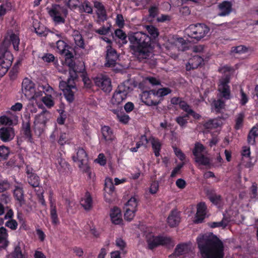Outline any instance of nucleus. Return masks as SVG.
<instances>
[{"instance_id": "nucleus-64", "label": "nucleus", "mask_w": 258, "mask_h": 258, "mask_svg": "<svg viewBox=\"0 0 258 258\" xmlns=\"http://www.w3.org/2000/svg\"><path fill=\"white\" fill-rule=\"evenodd\" d=\"M96 160L97 163L101 166H104L106 164V159L105 156L102 153L99 154Z\"/></svg>"}, {"instance_id": "nucleus-29", "label": "nucleus", "mask_w": 258, "mask_h": 258, "mask_svg": "<svg viewBox=\"0 0 258 258\" xmlns=\"http://www.w3.org/2000/svg\"><path fill=\"white\" fill-rule=\"evenodd\" d=\"M152 148L155 156L156 157L160 155V152L162 148V144L160 140L154 137H151L150 139Z\"/></svg>"}, {"instance_id": "nucleus-40", "label": "nucleus", "mask_w": 258, "mask_h": 258, "mask_svg": "<svg viewBox=\"0 0 258 258\" xmlns=\"http://www.w3.org/2000/svg\"><path fill=\"white\" fill-rule=\"evenodd\" d=\"M188 251V245L186 244L182 243L178 244L175 249V253L178 255H181Z\"/></svg>"}, {"instance_id": "nucleus-45", "label": "nucleus", "mask_w": 258, "mask_h": 258, "mask_svg": "<svg viewBox=\"0 0 258 258\" xmlns=\"http://www.w3.org/2000/svg\"><path fill=\"white\" fill-rule=\"evenodd\" d=\"M115 244L120 250L122 251L123 254H125L127 251L125 250L126 246V242L121 238H117L115 240Z\"/></svg>"}, {"instance_id": "nucleus-46", "label": "nucleus", "mask_w": 258, "mask_h": 258, "mask_svg": "<svg viewBox=\"0 0 258 258\" xmlns=\"http://www.w3.org/2000/svg\"><path fill=\"white\" fill-rule=\"evenodd\" d=\"M42 101L45 105V106L50 108L54 106V102L52 99L51 95H45L42 98Z\"/></svg>"}, {"instance_id": "nucleus-25", "label": "nucleus", "mask_w": 258, "mask_h": 258, "mask_svg": "<svg viewBox=\"0 0 258 258\" xmlns=\"http://www.w3.org/2000/svg\"><path fill=\"white\" fill-rule=\"evenodd\" d=\"M80 204L86 211H90L93 207V199L91 194L86 191L84 197L82 198Z\"/></svg>"}, {"instance_id": "nucleus-8", "label": "nucleus", "mask_w": 258, "mask_h": 258, "mask_svg": "<svg viewBox=\"0 0 258 258\" xmlns=\"http://www.w3.org/2000/svg\"><path fill=\"white\" fill-rule=\"evenodd\" d=\"M146 241L148 248L152 250L159 245H169L171 240L169 237L149 234L146 236Z\"/></svg>"}, {"instance_id": "nucleus-19", "label": "nucleus", "mask_w": 258, "mask_h": 258, "mask_svg": "<svg viewBox=\"0 0 258 258\" xmlns=\"http://www.w3.org/2000/svg\"><path fill=\"white\" fill-rule=\"evenodd\" d=\"M51 194L49 196V201L50 204V214L52 223L56 225L59 223V219L56 211V206L55 200L52 199Z\"/></svg>"}, {"instance_id": "nucleus-58", "label": "nucleus", "mask_w": 258, "mask_h": 258, "mask_svg": "<svg viewBox=\"0 0 258 258\" xmlns=\"http://www.w3.org/2000/svg\"><path fill=\"white\" fill-rule=\"evenodd\" d=\"M159 189V183L157 181H153L150 185L149 191L151 194H155L157 193Z\"/></svg>"}, {"instance_id": "nucleus-39", "label": "nucleus", "mask_w": 258, "mask_h": 258, "mask_svg": "<svg viewBox=\"0 0 258 258\" xmlns=\"http://www.w3.org/2000/svg\"><path fill=\"white\" fill-rule=\"evenodd\" d=\"M146 29L148 33L150 34V37H151V41L152 39H155L159 36V33L158 29L153 25L147 26Z\"/></svg>"}, {"instance_id": "nucleus-51", "label": "nucleus", "mask_w": 258, "mask_h": 258, "mask_svg": "<svg viewBox=\"0 0 258 258\" xmlns=\"http://www.w3.org/2000/svg\"><path fill=\"white\" fill-rule=\"evenodd\" d=\"M115 24L119 28H122L124 26V20L122 14H118L117 15L115 19Z\"/></svg>"}, {"instance_id": "nucleus-9", "label": "nucleus", "mask_w": 258, "mask_h": 258, "mask_svg": "<svg viewBox=\"0 0 258 258\" xmlns=\"http://www.w3.org/2000/svg\"><path fill=\"white\" fill-rule=\"evenodd\" d=\"M141 98L143 102L149 106H157L162 101V99L158 98L155 89L144 91Z\"/></svg>"}, {"instance_id": "nucleus-1", "label": "nucleus", "mask_w": 258, "mask_h": 258, "mask_svg": "<svg viewBox=\"0 0 258 258\" xmlns=\"http://www.w3.org/2000/svg\"><path fill=\"white\" fill-rule=\"evenodd\" d=\"M55 45L56 51L64 56V63L69 67V77L67 81H60L59 88L62 91L66 100L69 103H71L74 101L75 93L77 91L75 81L78 78L75 62L73 59L74 55L69 50L70 47L64 40H58L55 43Z\"/></svg>"}, {"instance_id": "nucleus-54", "label": "nucleus", "mask_w": 258, "mask_h": 258, "mask_svg": "<svg viewBox=\"0 0 258 258\" xmlns=\"http://www.w3.org/2000/svg\"><path fill=\"white\" fill-rule=\"evenodd\" d=\"M12 255L14 258H24L21 248L19 245H17L15 247Z\"/></svg>"}, {"instance_id": "nucleus-13", "label": "nucleus", "mask_w": 258, "mask_h": 258, "mask_svg": "<svg viewBox=\"0 0 258 258\" xmlns=\"http://www.w3.org/2000/svg\"><path fill=\"white\" fill-rule=\"evenodd\" d=\"M101 132L102 134L101 141L106 145H110L116 139L113 130L109 126H102L101 128Z\"/></svg>"}, {"instance_id": "nucleus-10", "label": "nucleus", "mask_w": 258, "mask_h": 258, "mask_svg": "<svg viewBox=\"0 0 258 258\" xmlns=\"http://www.w3.org/2000/svg\"><path fill=\"white\" fill-rule=\"evenodd\" d=\"M104 199L106 202L111 203L114 198L116 192L113 180L110 177H106L104 181Z\"/></svg>"}, {"instance_id": "nucleus-57", "label": "nucleus", "mask_w": 258, "mask_h": 258, "mask_svg": "<svg viewBox=\"0 0 258 258\" xmlns=\"http://www.w3.org/2000/svg\"><path fill=\"white\" fill-rule=\"evenodd\" d=\"M42 58L44 61L48 63L54 62L55 59L54 55L51 53L44 54Z\"/></svg>"}, {"instance_id": "nucleus-44", "label": "nucleus", "mask_w": 258, "mask_h": 258, "mask_svg": "<svg viewBox=\"0 0 258 258\" xmlns=\"http://www.w3.org/2000/svg\"><path fill=\"white\" fill-rule=\"evenodd\" d=\"M158 97L163 100V97L171 92V90L169 88H162L156 90Z\"/></svg>"}, {"instance_id": "nucleus-20", "label": "nucleus", "mask_w": 258, "mask_h": 258, "mask_svg": "<svg viewBox=\"0 0 258 258\" xmlns=\"http://www.w3.org/2000/svg\"><path fill=\"white\" fill-rule=\"evenodd\" d=\"M204 61V59L198 55L193 56L190 58L186 65V71H190L197 69L201 66Z\"/></svg>"}, {"instance_id": "nucleus-21", "label": "nucleus", "mask_w": 258, "mask_h": 258, "mask_svg": "<svg viewBox=\"0 0 258 258\" xmlns=\"http://www.w3.org/2000/svg\"><path fill=\"white\" fill-rule=\"evenodd\" d=\"M180 221V213L176 209L171 211L167 218V222L171 227L177 226Z\"/></svg>"}, {"instance_id": "nucleus-53", "label": "nucleus", "mask_w": 258, "mask_h": 258, "mask_svg": "<svg viewBox=\"0 0 258 258\" xmlns=\"http://www.w3.org/2000/svg\"><path fill=\"white\" fill-rule=\"evenodd\" d=\"M0 123L2 124L8 125V126H11L13 124V120L9 117L3 115L0 117Z\"/></svg>"}, {"instance_id": "nucleus-48", "label": "nucleus", "mask_w": 258, "mask_h": 258, "mask_svg": "<svg viewBox=\"0 0 258 258\" xmlns=\"http://www.w3.org/2000/svg\"><path fill=\"white\" fill-rule=\"evenodd\" d=\"M215 107V110L216 113H219L221 112V110L224 108L225 102L223 100L221 99H219L216 101H215L213 103Z\"/></svg>"}, {"instance_id": "nucleus-55", "label": "nucleus", "mask_w": 258, "mask_h": 258, "mask_svg": "<svg viewBox=\"0 0 258 258\" xmlns=\"http://www.w3.org/2000/svg\"><path fill=\"white\" fill-rule=\"evenodd\" d=\"M5 225L6 226L10 228L11 229L15 230H16L17 228L18 223L15 220L12 219H10L9 220L7 221L5 224Z\"/></svg>"}, {"instance_id": "nucleus-35", "label": "nucleus", "mask_w": 258, "mask_h": 258, "mask_svg": "<svg viewBox=\"0 0 258 258\" xmlns=\"http://www.w3.org/2000/svg\"><path fill=\"white\" fill-rule=\"evenodd\" d=\"M94 7L97 9L99 14V17H101L102 18H104V20H106L107 15L106 13V10L105 9V7L102 4V3L98 1H94Z\"/></svg>"}, {"instance_id": "nucleus-31", "label": "nucleus", "mask_w": 258, "mask_h": 258, "mask_svg": "<svg viewBox=\"0 0 258 258\" xmlns=\"http://www.w3.org/2000/svg\"><path fill=\"white\" fill-rule=\"evenodd\" d=\"M258 137V123L253 126L249 131L247 136V142L250 145L255 144V138Z\"/></svg>"}, {"instance_id": "nucleus-4", "label": "nucleus", "mask_w": 258, "mask_h": 258, "mask_svg": "<svg viewBox=\"0 0 258 258\" xmlns=\"http://www.w3.org/2000/svg\"><path fill=\"white\" fill-rule=\"evenodd\" d=\"M79 0H69L66 3V6L59 4H52L50 8H46L48 13L56 25L64 24L66 18L68 15V10H76L79 8Z\"/></svg>"}, {"instance_id": "nucleus-12", "label": "nucleus", "mask_w": 258, "mask_h": 258, "mask_svg": "<svg viewBox=\"0 0 258 258\" xmlns=\"http://www.w3.org/2000/svg\"><path fill=\"white\" fill-rule=\"evenodd\" d=\"M95 85L105 92H110L112 89L110 79L106 75H98L94 79Z\"/></svg>"}, {"instance_id": "nucleus-7", "label": "nucleus", "mask_w": 258, "mask_h": 258, "mask_svg": "<svg viewBox=\"0 0 258 258\" xmlns=\"http://www.w3.org/2000/svg\"><path fill=\"white\" fill-rule=\"evenodd\" d=\"M130 87L124 83L119 85L113 93L111 102L113 105H118L126 98L129 92Z\"/></svg>"}, {"instance_id": "nucleus-5", "label": "nucleus", "mask_w": 258, "mask_h": 258, "mask_svg": "<svg viewBox=\"0 0 258 258\" xmlns=\"http://www.w3.org/2000/svg\"><path fill=\"white\" fill-rule=\"evenodd\" d=\"M13 55L4 43L0 45V77H3L12 64Z\"/></svg>"}, {"instance_id": "nucleus-2", "label": "nucleus", "mask_w": 258, "mask_h": 258, "mask_svg": "<svg viewBox=\"0 0 258 258\" xmlns=\"http://www.w3.org/2000/svg\"><path fill=\"white\" fill-rule=\"evenodd\" d=\"M198 248L202 258H223L224 256L223 242L216 235H200L197 238Z\"/></svg>"}, {"instance_id": "nucleus-28", "label": "nucleus", "mask_w": 258, "mask_h": 258, "mask_svg": "<svg viewBox=\"0 0 258 258\" xmlns=\"http://www.w3.org/2000/svg\"><path fill=\"white\" fill-rule=\"evenodd\" d=\"M195 157V162L199 165H203L206 167L207 169H210L212 167V164L209 157L204 154L199 155Z\"/></svg>"}, {"instance_id": "nucleus-42", "label": "nucleus", "mask_w": 258, "mask_h": 258, "mask_svg": "<svg viewBox=\"0 0 258 258\" xmlns=\"http://www.w3.org/2000/svg\"><path fill=\"white\" fill-rule=\"evenodd\" d=\"M10 153V148L5 145L0 146V159L7 160Z\"/></svg>"}, {"instance_id": "nucleus-3", "label": "nucleus", "mask_w": 258, "mask_h": 258, "mask_svg": "<svg viewBox=\"0 0 258 258\" xmlns=\"http://www.w3.org/2000/svg\"><path fill=\"white\" fill-rule=\"evenodd\" d=\"M131 43L130 49L140 61L149 59L152 55L153 47L151 46V37L142 32L132 33L128 35Z\"/></svg>"}, {"instance_id": "nucleus-36", "label": "nucleus", "mask_w": 258, "mask_h": 258, "mask_svg": "<svg viewBox=\"0 0 258 258\" xmlns=\"http://www.w3.org/2000/svg\"><path fill=\"white\" fill-rule=\"evenodd\" d=\"M74 38L76 45H77L80 48L84 49V40L82 37V35L78 31H77L74 33Z\"/></svg>"}, {"instance_id": "nucleus-27", "label": "nucleus", "mask_w": 258, "mask_h": 258, "mask_svg": "<svg viewBox=\"0 0 258 258\" xmlns=\"http://www.w3.org/2000/svg\"><path fill=\"white\" fill-rule=\"evenodd\" d=\"M34 28L35 32L40 37H46L48 33H53L54 32L45 27L43 24L38 23V26L34 25Z\"/></svg>"}, {"instance_id": "nucleus-52", "label": "nucleus", "mask_w": 258, "mask_h": 258, "mask_svg": "<svg viewBox=\"0 0 258 258\" xmlns=\"http://www.w3.org/2000/svg\"><path fill=\"white\" fill-rule=\"evenodd\" d=\"M173 149L175 155L181 161H183L185 159V155L182 151L176 147H173Z\"/></svg>"}, {"instance_id": "nucleus-26", "label": "nucleus", "mask_w": 258, "mask_h": 258, "mask_svg": "<svg viewBox=\"0 0 258 258\" xmlns=\"http://www.w3.org/2000/svg\"><path fill=\"white\" fill-rule=\"evenodd\" d=\"M222 125V122L220 117L210 119L206 121L203 124V126L207 130H213L221 126Z\"/></svg>"}, {"instance_id": "nucleus-63", "label": "nucleus", "mask_w": 258, "mask_h": 258, "mask_svg": "<svg viewBox=\"0 0 258 258\" xmlns=\"http://www.w3.org/2000/svg\"><path fill=\"white\" fill-rule=\"evenodd\" d=\"M171 20L170 16L165 14H161L160 16L158 17L157 19V21L158 22H169Z\"/></svg>"}, {"instance_id": "nucleus-41", "label": "nucleus", "mask_w": 258, "mask_h": 258, "mask_svg": "<svg viewBox=\"0 0 258 258\" xmlns=\"http://www.w3.org/2000/svg\"><path fill=\"white\" fill-rule=\"evenodd\" d=\"M137 199L134 197H132L125 205L124 209L129 208L131 210L137 211Z\"/></svg>"}, {"instance_id": "nucleus-59", "label": "nucleus", "mask_w": 258, "mask_h": 258, "mask_svg": "<svg viewBox=\"0 0 258 258\" xmlns=\"http://www.w3.org/2000/svg\"><path fill=\"white\" fill-rule=\"evenodd\" d=\"M110 28L111 26H109V27H105V26H102L99 29L96 30L95 32L101 35H105L109 33V32L110 31Z\"/></svg>"}, {"instance_id": "nucleus-23", "label": "nucleus", "mask_w": 258, "mask_h": 258, "mask_svg": "<svg viewBox=\"0 0 258 258\" xmlns=\"http://www.w3.org/2000/svg\"><path fill=\"white\" fill-rule=\"evenodd\" d=\"M219 16H226L230 14L232 11V4L228 1H223L218 5Z\"/></svg>"}, {"instance_id": "nucleus-33", "label": "nucleus", "mask_w": 258, "mask_h": 258, "mask_svg": "<svg viewBox=\"0 0 258 258\" xmlns=\"http://www.w3.org/2000/svg\"><path fill=\"white\" fill-rule=\"evenodd\" d=\"M10 42L13 45L14 49L18 51L19 50V44L20 39L18 34L12 33L9 36Z\"/></svg>"}, {"instance_id": "nucleus-61", "label": "nucleus", "mask_w": 258, "mask_h": 258, "mask_svg": "<svg viewBox=\"0 0 258 258\" xmlns=\"http://www.w3.org/2000/svg\"><path fill=\"white\" fill-rule=\"evenodd\" d=\"M149 16L151 18H155L158 13V8L155 6H151L148 10Z\"/></svg>"}, {"instance_id": "nucleus-17", "label": "nucleus", "mask_w": 258, "mask_h": 258, "mask_svg": "<svg viewBox=\"0 0 258 258\" xmlns=\"http://www.w3.org/2000/svg\"><path fill=\"white\" fill-rule=\"evenodd\" d=\"M15 136V130L13 127L4 126L0 128V139L3 142H10L14 138Z\"/></svg>"}, {"instance_id": "nucleus-14", "label": "nucleus", "mask_w": 258, "mask_h": 258, "mask_svg": "<svg viewBox=\"0 0 258 258\" xmlns=\"http://www.w3.org/2000/svg\"><path fill=\"white\" fill-rule=\"evenodd\" d=\"M35 84L28 78L23 79L22 83V90L25 96L28 98H33L35 92Z\"/></svg>"}, {"instance_id": "nucleus-16", "label": "nucleus", "mask_w": 258, "mask_h": 258, "mask_svg": "<svg viewBox=\"0 0 258 258\" xmlns=\"http://www.w3.org/2000/svg\"><path fill=\"white\" fill-rule=\"evenodd\" d=\"M32 168L27 166L26 168V173L27 174V180L30 185L33 187H39L40 179L38 175L33 171Z\"/></svg>"}, {"instance_id": "nucleus-22", "label": "nucleus", "mask_w": 258, "mask_h": 258, "mask_svg": "<svg viewBox=\"0 0 258 258\" xmlns=\"http://www.w3.org/2000/svg\"><path fill=\"white\" fill-rule=\"evenodd\" d=\"M72 159L74 162H79V168L82 167V165L85 164V161H87V154L84 149L79 148L76 153V155L72 156Z\"/></svg>"}, {"instance_id": "nucleus-38", "label": "nucleus", "mask_w": 258, "mask_h": 258, "mask_svg": "<svg viewBox=\"0 0 258 258\" xmlns=\"http://www.w3.org/2000/svg\"><path fill=\"white\" fill-rule=\"evenodd\" d=\"M244 118V113L243 112H240L237 115L235 120V124L234 126L235 130H239L243 126Z\"/></svg>"}, {"instance_id": "nucleus-56", "label": "nucleus", "mask_w": 258, "mask_h": 258, "mask_svg": "<svg viewBox=\"0 0 258 258\" xmlns=\"http://www.w3.org/2000/svg\"><path fill=\"white\" fill-rule=\"evenodd\" d=\"M117 116L119 121L124 124L127 123L130 119V116L125 113L118 114Z\"/></svg>"}, {"instance_id": "nucleus-30", "label": "nucleus", "mask_w": 258, "mask_h": 258, "mask_svg": "<svg viewBox=\"0 0 258 258\" xmlns=\"http://www.w3.org/2000/svg\"><path fill=\"white\" fill-rule=\"evenodd\" d=\"M22 130L24 136L28 139V141L30 143H32V134L31 130V124L29 121L22 123Z\"/></svg>"}, {"instance_id": "nucleus-49", "label": "nucleus", "mask_w": 258, "mask_h": 258, "mask_svg": "<svg viewBox=\"0 0 258 258\" xmlns=\"http://www.w3.org/2000/svg\"><path fill=\"white\" fill-rule=\"evenodd\" d=\"M231 76L230 74H225L220 80L218 86H230L229 83L230 82Z\"/></svg>"}, {"instance_id": "nucleus-60", "label": "nucleus", "mask_w": 258, "mask_h": 258, "mask_svg": "<svg viewBox=\"0 0 258 258\" xmlns=\"http://www.w3.org/2000/svg\"><path fill=\"white\" fill-rule=\"evenodd\" d=\"M248 48L244 45H239L234 47L233 51L236 53H243L247 52Z\"/></svg>"}, {"instance_id": "nucleus-50", "label": "nucleus", "mask_w": 258, "mask_h": 258, "mask_svg": "<svg viewBox=\"0 0 258 258\" xmlns=\"http://www.w3.org/2000/svg\"><path fill=\"white\" fill-rule=\"evenodd\" d=\"M240 99L239 103L241 105L244 106L248 102L249 100L248 97L244 92V90L242 88H241L240 90Z\"/></svg>"}, {"instance_id": "nucleus-15", "label": "nucleus", "mask_w": 258, "mask_h": 258, "mask_svg": "<svg viewBox=\"0 0 258 258\" xmlns=\"http://www.w3.org/2000/svg\"><path fill=\"white\" fill-rule=\"evenodd\" d=\"M13 194L15 201L17 202L20 207L26 204L24 190L21 183L14 185Z\"/></svg>"}, {"instance_id": "nucleus-43", "label": "nucleus", "mask_w": 258, "mask_h": 258, "mask_svg": "<svg viewBox=\"0 0 258 258\" xmlns=\"http://www.w3.org/2000/svg\"><path fill=\"white\" fill-rule=\"evenodd\" d=\"M205 149L204 146L201 143H196L192 150V154L195 157L199 155L203 154V152Z\"/></svg>"}, {"instance_id": "nucleus-11", "label": "nucleus", "mask_w": 258, "mask_h": 258, "mask_svg": "<svg viewBox=\"0 0 258 258\" xmlns=\"http://www.w3.org/2000/svg\"><path fill=\"white\" fill-rule=\"evenodd\" d=\"M118 57L119 55L115 49L113 48L111 45L107 46L104 66L106 68L114 67Z\"/></svg>"}, {"instance_id": "nucleus-62", "label": "nucleus", "mask_w": 258, "mask_h": 258, "mask_svg": "<svg viewBox=\"0 0 258 258\" xmlns=\"http://www.w3.org/2000/svg\"><path fill=\"white\" fill-rule=\"evenodd\" d=\"M59 115L57 118V122L58 124L62 125L64 123L66 119L67 118V112L59 113Z\"/></svg>"}, {"instance_id": "nucleus-34", "label": "nucleus", "mask_w": 258, "mask_h": 258, "mask_svg": "<svg viewBox=\"0 0 258 258\" xmlns=\"http://www.w3.org/2000/svg\"><path fill=\"white\" fill-rule=\"evenodd\" d=\"M79 10L81 13H86L89 14L93 13V8L90 2L85 0L79 6Z\"/></svg>"}, {"instance_id": "nucleus-47", "label": "nucleus", "mask_w": 258, "mask_h": 258, "mask_svg": "<svg viewBox=\"0 0 258 258\" xmlns=\"http://www.w3.org/2000/svg\"><path fill=\"white\" fill-rule=\"evenodd\" d=\"M124 219L128 221H131L135 215V213L137 211L131 210L129 208L124 209Z\"/></svg>"}, {"instance_id": "nucleus-6", "label": "nucleus", "mask_w": 258, "mask_h": 258, "mask_svg": "<svg viewBox=\"0 0 258 258\" xmlns=\"http://www.w3.org/2000/svg\"><path fill=\"white\" fill-rule=\"evenodd\" d=\"M210 28L204 23H197L190 25L186 29L189 37L199 41L205 37L209 32Z\"/></svg>"}, {"instance_id": "nucleus-37", "label": "nucleus", "mask_w": 258, "mask_h": 258, "mask_svg": "<svg viewBox=\"0 0 258 258\" xmlns=\"http://www.w3.org/2000/svg\"><path fill=\"white\" fill-rule=\"evenodd\" d=\"M121 29V28L116 29L114 31V34L116 37L120 40L121 44L124 45L127 43V35Z\"/></svg>"}, {"instance_id": "nucleus-18", "label": "nucleus", "mask_w": 258, "mask_h": 258, "mask_svg": "<svg viewBox=\"0 0 258 258\" xmlns=\"http://www.w3.org/2000/svg\"><path fill=\"white\" fill-rule=\"evenodd\" d=\"M197 209L194 222L196 224L202 223L206 217L207 206L204 202H200L197 205Z\"/></svg>"}, {"instance_id": "nucleus-24", "label": "nucleus", "mask_w": 258, "mask_h": 258, "mask_svg": "<svg viewBox=\"0 0 258 258\" xmlns=\"http://www.w3.org/2000/svg\"><path fill=\"white\" fill-rule=\"evenodd\" d=\"M110 217L112 222L115 225L120 224L122 222L121 210L117 207L110 210Z\"/></svg>"}, {"instance_id": "nucleus-32", "label": "nucleus", "mask_w": 258, "mask_h": 258, "mask_svg": "<svg viewBox=\"0 0 258 258\" xmlns=\"http://www.w3.org/2000/svg\"><path fill=\"white\" fill-rule=\"evenodd\" d=\"M218 90L220 93V96L221 98H224L225 100H229L231 98L230 86H218Z\"/></svg>"}]
</instances>
